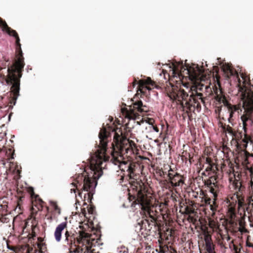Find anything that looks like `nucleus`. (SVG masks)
I'll use <instances>...</instances> for the list:
<instances>
[{
    "label": "nucleus",
    "instance_id": "obj_18",
    "mask_svg": "<svg viewBox=\"0 0 253 253\" xmlns=\"http://www.w3.org/2000/svg\"><path fill=\"white\" fill-rule=\"evenodd\" d=\"M183 183L182 179L179 176V178L177 180V182H174L173 180L170 181V183L172 186L177 187L179 186L181 184Z\"/></svg>",
    "mask_w": 253,
    "mask_h": 253
},
{
    "label": "nucleus",
    "instance_id": "obj_7",
    "mask_svg": "<svg viewBox=\"0 0 253 253\" xmlns=\"http://www.w3.org/2000/svg\"><path fill=\"white\" fill-rule=\"evenodd\" d=\"M198 90L204 91L207 92L211 91V88L210 86L202 85L201 86L197 87L196 89L191 88V92L189 95L187 104H196L197 107L200 106V102L204 103L203 98L202 97V94L198 93Z\"/></svg>",
    "mask_w": 253,
    "mask_h": 253
},
{
    "label": "nucleus",
    "instance_id": "obj_15",
    "mask_svg": "<svg viewBox=\"0 0 253 253\" xmlns=\"http://www.w3.org/2000/svg\"><path fill=\"white\" fill-rule=\"evenodd\" d=\"M133 108L139 112H147L146 107L143 105L142 101H140L134 104Z\"/></svg>",
    "mask_w": 253,
    "mask_h": 253
},
{
    "label": "nucleus",
    "instance_id": "obj_22",
    "mask_svg": "<svg viewBox=\"0 0 253 253\" xmlns=\"http://www.w3.org/2000/svg\"><path fill=\"white\" fill-rule=\"evenodd\" d=\"M169 178L171 179V180H173L174 182H177V180L179 178V175L178 174H176L174 176V177L171 178V175L170 173H169Z\"/></svg>",
    "mask_w": 253,
    "mask_h": 253
},
{
    "label": "nucleus",
    "instance_id": "obj_28",
    "mask_svg": "<svg viewBox=\"0 0 253 253\" xmlns=\"http://www.w3.org/2000/svg\"><path fill=\"white\" fill-rule=\"evenodd\" d=\"M230 237L228 236V237H227V241H229V240H230Z\"/></svg>",
    "mask_w": 253,
    "mask_h": 253
},
{
    "label": "nucleus",
    "instance_id": "obj_1",
    "mask_svg": "<svg viewBox=\"0 0 253 253\" xmlns=\"http://www.w3.org/2000/svg\"><path fill=\"white\" fill-rule=\"evenodd\" d=\"M120 130L118 128L114 129L110 126L107 128L103 127L100 131L98 135L99 145L98 149L95 153L91 157L90 162V170L91 173L86 177L82 174H79L75 180L71 184V193H74L77 197L76 189L79 191L78 197L83 200V193L84 192H91L95 188L96 183L92 179H99L103 174V169L106 168V162L109 160L110 157L106 155L107 145L108 138L113 135V138L118 142L119 140L120 135L118 132Z\"/></svg>",
    "mask_w": 253,
    "mask_h": 253
},
{
    "label": "nucleus",
    "instance_id": "obj_6",
    "mask_svg": "<svg viewBox=\"0 0 253 253\" xmlns=\"http://www.w3.org/2000/svg\"><path fill=\"white\" fill-rule=\"evenodd\" d=\"M213 89L215 94V100L219 103H222L227 108L229 112L228 121L229 122H230L234 113L238 110V107L235 105H231L227 101L225 96L223 94L222 90L218 83H217L216 85H214V87H213Z\"/></svg>",
    "mask_w": 253,
    "mask_h": 253
},
{
    "label": "nucleus",
    "instance_id": "obj_30",
    "mask_svg": "<svg viewBox=\"0 0 253 253\" xmlns=\"http://www.w3.org/2000/svg\"><path fill=\"white\" fill-rule=\"evenodd\" d=\"M137 123L139 125H140V123H139V122H137Z\"/></svg>",
    "mask_w": 253,
    "mask_h": 253
},
{
    "label": "nucleus",
    "instance_id": "obj_23",
    "mask_svg": "<svg viewBox=\"0 0 253 253\" xmlns=\"http://www.w3.org/2000/svg\"><path fill=\"white\" fill-rule=\"evenodd\" d=\"M239 231L243 233H247L248 232V230L247 229H246L245 227H240L239 229Z\"/></svg>",
    "mask_w": 253,
    "mask_h": 253
},
{
    "label": "nucleus",
    "instance_id": "obj_11",
    "mask_svg": "<svg viewBox=\"0 0 253 253\" xmlns=\"http://www.w3.org/2000/svg\"><path fill=\"white\" fill-rule=\"evenodd\" d=\"M67 226V223L66 222H63L59 224L56 228L54 232V237L57 242H59L60 241L61 239L62 232Z\"/></svg>",
    "mask_w": 253,
    "mask_h": 253
},
{
    "label": "nucleus",
    "instance_id": "obj_31",
    "mask_svg": "<svg viewBox=\"0 0 253 253\" xmlns=\"http://www.w3.org/2000/svg\"><path fill=\"white\" fill-rule=\"evenodd\" d=\"M77 201L79 202V200L78 199H77Z\"/></svg>",
    "mask_w": 253,
    "mask_h": 253
},
{
    "label": "nucleus",
    "instance_id": "obj_8",
    "mask_svg": "<svg viewBox=\"0 0 253 253\" xmlns=\"http://www.w3.org/2000/svg\"><path fill=\"white\" fill-rule=\"evenodd\" d=\"M111 161H112V163H114L115 165H119L120 169L122 171L127 172L130 179H134V166L131 163L127 162H121L119 160H115L113 156H112Z\"/></svg>",
    "mask_w": 253,
    "mask_h": 253
},
{
    "label": "nucleus",
    "instance_id": "obj_9",
    "mask_svg": "<svg viewBox=\"0 0 253 253\" xmlns=\"http://www.w3.org/2000/svg\"><path fill=\"white\" fill-rule=\"evenodd\" d=\"M189 95L183 89L177 87L173 88L172 92L169 95L170 98L173 100H177L178 101H185L187 104Z\"/></svg>",
    "mask_w": 253,
    "mask_h": 253
},
{
    "label": "nucleus",
    "instance_id": "obj_5",
    "mask_svg": "<svg viewBox=\"0 0 253 253\" xmlns=\"http://www.w3.org/2000/svg\"><path fill=\"white\" fill-rule=\"evenodd\" d=\"M91 235L84 232H82L77 238L78 246L74 251L75 253H91L90 248L92 246Z\"/></svg>",
    "mask_w": 253,
    "mask_h": 253
},
{
    "label": "nucleus",
    "instance_id": "obj_14",
    "mask_svg": "<svg viewBox=\"0 0 253 253\" xmlns=\"http://www.w3.org/2000/svg\"><path fill=\"white\" fill-rule=\"evenodd\" d=\"M205 248L208 253L214 251V245L211 242V240L206 237L205 238Z\"/></svg>",
    "mask_w": 253,
    "mask_h": 253
},
{
    "label": "nucleus",
    "instance_id": "obj_12",
    "mask_svg": "<svg viewBox=\"0 0 253 253\" xmlns=\"http://www.w3.org/2000/svg\"><path fill=\"white\" fill-rule=\"evenodd\" d=\"M65 244L68 245L71 249H73L74 251L75 249H73V247H75L76 248L78 246L75 244V242H74V238L72 236L70 235L68 232H66L65 234Z\"/></svg>",
    "mask_w": 253,
    "mask_h": 253
},
{
    "label": "nucleus",
    "instance_id": "obj_3",
    "mask_svg": "<svg viewBox=\"0 0 253 253\" xmlns=\"http://www.w3.org/2000/svg\"><path fill=\"white\" fill-rule=\"evenodd\" d=\"M222 69L227 78L233 76L237 81V88L238 95L243 101V107L246 114L241 116V119L243 123V128L246 132V127L252 126L253 120L250 115L253 112V92L246 86V81L242 76V80L239 78L238 73L231 69L228 64H223Z\"/></svg>",
    "mask_w": 253,
    "mask_h": 253
},
{
    "label": "nucleus",
    "instance_id": "obj_26",
    "mask_svg": "<svg viewBox=\"0 0 253 253\" xmlns=\"http://www.w3.org/2000/svg\"><path fill=\"white\" fill-rule=\"evenodd\" d=\"M123 179H124V177L123 176H121V178L120 179V183H122L123 181Z\"/></svg>",
    "mask_w": 253,
    "mask_h": 253
},
{
    "label": "nucleus",
    "instance_id": "obj_24",
    "mask_svg": "<svg viewBox=\"0 0 253 253\" xmlns=\"http://www.w3.org/2000/svg\"><path fill=\"white\" fill-rule=\"evenodd\" d=\"M159 131V128L153 125V126L152 127V132L155 131L156 132H158Z\"/></svg>",
    "mask_w": 253,
    "mask_h": 253
},
{
    "label": "nucleus",
    "instance_id": "obj_13",
    "mask_svg": "<svg viewBox=\"0 0 253 253\" xmlns=\"http://www.w3.org/2000/svg\"><path fill=\"white\" fill-rule=\"evenodd\" d=\"M138 84H139V86L140 87L142 88V89L145 88L149 90L151 89V88L146 86V85H147V84L153 85L152 81L150 78H148L146 79H143V80H139V82H138Z\"/></svg>",
    "mask_w": 253,
    "mask_h": 253
},
{
    "label": "nucleus",
    "instance_id": "obj_25",
    "mask_svg": "<svg viewBox=\"0 0 253 253\" xmlns=\"http://www.w3.org/2000/svg\"><path fill=\"white\" fill-rule=\"evenodd\" d=\"M87 195L88 196H89V193H84V199H85L86 198V195Z\"/></svg>",
    "mask_w": 253,
    "mask_h": 253
},
{
    "label": "nucleus",
    "instance_id": "obj_17",
    "mask_svg": "<svg viewBox=\"0 0 253 253\" xmlns=\"http://www.w3.org/2000/svg\"><path fill=\"white\" fill-rule=\"evenodd\" d=\"M49 204L52 207L53 211L51 212H56V215L59 216L61 214L60 209L58 207L55 202L50 201Z\"/></svg>",
    "mask_w": 253,
    "mask_h": 253
},
{
    "label": "nucleus",
    "instance_id": "obj_21",
    "mask_svg": "<svg viewBox=\"0 0 253 253\" xmlns=\"http://www.w3.org/2000/svg\"><path fill=\"white\" fill-rule=\"evenodd\" d=\"M58 216L56 215V212H51V215L47 218L48 219H49L50 221L55 220H57Z\"/></svg>",
    "mask_w": 253,
    "mask_h": 253
},
{
    "label": "nucleus",
    "instance_id": "obj_29",
    "mask_svg": "<svg viewBox=\"0 0 253 253\" xmlns=\"http://www.w3.org/2000/svg\"><path fill=\"white\" fill-rule=\"evenodd\" d=\"M215 253L214 251H213V252H210V253Z\"/></svg>",
    "mask_w": 253,
    "mask_h": 253
},
{
    "label": "nucleus",
    "instance_id": "obj_4",
    "mask_svg": "<svg viewBox=\"0 0 253 253\" xmlns=\"http://www.w3.org/2000/svg\"><path fill=\"white\" fill-rule=\"evenodd\" d=\"M169 69V74L173 77H178L187 75L191 80H196L202 74L204 71L197 65L194 64L192 66H184L182 63H172L171 65H167Z\"/></svg>",
    "mask_w": 253,
    "mask_h": 253
},
{
    "label": "nucleus",
    "instance_id": "obj_16",
    "mask_svg": "<svg viewBox=\"0 0 253 253\" xmlns=\"http://www.w3.org/2000/svg\"><path fill=\"white\" fill-rule=\"evenodd\" d=\"M154 122V121L153 119H148V120L145 121L146 124H147V126L145 127V129L147 132H152Z\"/></svg>",
    "mask_w": 253,
    "mask_h": 253
},
{
    "label": "nucleus",
    "instance_id": "obj_2",
    "mask_svg": "<svg viewBox=\"0 0 253 253\" xmlns=\"http://www.w3.org/2000/svg\"><path fill=\"white\" fill-rule=\"evenodd\" d=\"M0 27L2 31L6 32L9 36H13L16 39V44L17 48L19 49L21 54L20 57L18 58L14 64V67H12L11 69L8 68L6 70L7 78H5L4 75L0 73V82L3 84L4 82H5L7 84L11 85V91L13 93L14 99L16 100L19 95V78L21 77L20 73L24 66V58L22 55V50L20 43V39L16 32L9 28L6 22L2 21L0 18Z\"/></svg>",
    "mask_w": 253,
    "mask_h": 253
},
{
    "label": "nucleus",
    "instance_id": "obj_10",
    "mask_svg": "<svg viewBox=\"0 0 253 253\" xmlns=\"http://www.w3.org/2000/svg\"><path fill=\"white\" fill-rule=\"evenodd\" d=\"M125 117L128 120H135L139 118V115L134 110L129 107V109L126 108L124 110Z\"/></svg>",
    "mask_w": 253,
    "mask_h": 253
},
{
    "label": "nucleus",
    "instance_id": "obj_19",
    "mask_svg": "<svg viewBox=\"0 0 253 253\" xmlns=\"http://www.w3.org/2000/svg\"><path fill=\"white\" fill-rule=\"evenodd\" d=\"M137 194H138L137 200L138 201L139 203L142 206V205L145 202L144 196L143 194H142L140 192V191H139L138 192Z\"/></svg>",
    "mask_w": 253,
    "mask_h": 253
},
{
    "label": "nucleus",
    "instance_id": "obj_20",
    "mask_svg": "<svg viewBox=\"0 0 253 253\" xmlns=\"http://www.w3.org/2000/svg\"><path fill=\"white\" fill-rule=\"evenodd\" d=\"M226 131L232 137H234L236 135V131L229 126H227L226 129Z\"/></svg>",
    "mask_w": 253,
    "mask_h": 253
},
{
    "label": "nucleus",
    "instance_id": "obj_27",
    "mask_svg": "<svg viewBox=\"0 0 253 253\" xmlns=\"http://www.w3.org/2000/svg\"><path fill=\"white\" fill-rule=\"evenodd\" d=\"M125 150H126V153H128V151H130V150H129V149L128 148H126V149H125Z\"/></svg>",
    "mask_w": 253,
    "mask_h": 253
}]
</instances>
